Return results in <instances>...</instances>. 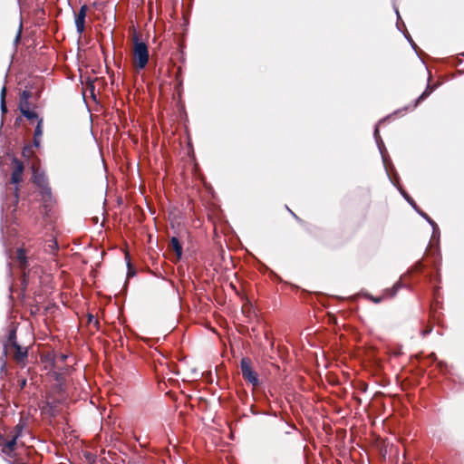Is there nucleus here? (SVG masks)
<instances>
[{
  "label": "nucleus",
  "instance_id": "f257e3e1",
  "mask_svg": "<svg viewBox=\"0 0 464 464\" xmlns=\"http://www.w3.org/2000/svg\"><path fill=\"white\" fill-rule=\"evenodd\" d=\"M5 354L10 353L13 358L20 363H24L25 360L28 356V350L24 346H21L16 342V333L15 330L10 331L8 334L7 343L5 344Z\"/></svg>",
  "mask_w": 464,
  "mask_h": 464
},
{
  "label": "nucleus",
  "instance_id": "f03ea898",
  "mask_svg": "<svg viewBox=\"0 0 464 464\" xmlns=\"http://www.w3.org/2000/svg\"><path fill=\"white\" fill-rule=\"evenodd\" d=\"M133 53L137 63V67L139 69H143L149 61V51L147 44L143 42H140L138 38H135Z\"/></svg>",
  "mask_w": 464,
  "mask_h": 464
},
{
  "label": "nucleus",
  "instance_id": "7ed1b4c3",
  "mask_svg": "<svg viewBox=\"0 0 464 464\" xmlns=\"http://www.w3.org/2000/svg\"><path fill=\"white\" fill-rule=\"evenodd\" d=\"M240 369L243 378L253 386L259 385L257 373L253 370L251 362L248 358H242L240 362Z\"/></svg>",
  "mask_w": 464,
  "mask_h": 464
},
{
  "label": "nucleus",
  "instance_id": "20e7f679",
  "mask_svg": "<svg viewBox=\"0 0 464 464\" xmlns=\"http://www.w3.org/2000/svg\"><path fill=\"white\" fill-rule=\"evenodd\" d=\"M12 163L14 168L11 175V182L18 184L22 181V176L24 169V163L16 158L13 159Z\"/></svg>",
  "mask_w": 464,
  "mask_h": 464
},
{
  "label": "nucleus",
  "instance_id": "39448f33",
  "mask_svg": "<svg viewBox=\"0 0 464 464\" xmlns=\"http://www.w3.org/2000/svg\"><path fill=\"white\" fill-rule=\"evenodd\" d=\"M87 12V5H83L81 6L78 14L75 16V26L76 31L79 34H82L84 32V24H85V17Z\"/></svg>",
  "mask_w": 464,
  "mask_h": 464
},
{
  "label": "nucleus",
  "instance_id": "423d86ee",
  "mask_svg": "<svg viewBox=\"0 0 464 464\" xmlns=\"http://www.w3.org/2000/svg\"><path fill=\"white\" fill-rule=\"evenodd\" d=\"M33 181L35 185H37L39 188L46 185L49 183L48 178L45 175L44 171L36 169L33 172Z\"/></svg>",
  "mask_w": 464,
  "mask_h": 464
},
{
  "label": "nucleus",
  "instance_id": "0eeeda50",
  "mask_svg": "<svg viewBox=\"0 0 464 464\" xmlns=\"http://www.w3.org/2000/svg\"><path fill=\"white\" fill-rule=\"evenodd\" d=\"M373 136H374L376 144L378 146V149L380 150V153L382 155L383 163L385 164L386 163V149H385L383 141L380 136L378 126H375Z\"/></svg>",
  "mask_w": 464,
  "mask_h": 464
},
{
  "label": "nucleus",
  "instance_id": "6e6552de",
  "mask_svg": "<svg viewBox=\"0 0 464 464\" xmlns=\"http://www.w3.org/2000/svg\"><path fill=\"white\" fill-rule=\"evenodd\" d=\"M42 135H43V119H39L37 125L34 129V145L37 148L40 147Z\"/></svg>",
  "mask_w": 464,
  "mask_h": 464
},
{
  "label": "nucleus",
  "instance_id": "1a4fd4ad",
  "mask_svg": "<svg viewBox=\"0 0 464 464\" xmlns=\"http://www.w3.org/2000/svg\"><path fill=\"white\" fill-rule=\"evenodd\" d=\"M16 259H17V261L19 263V266L22 269H24V268L27 267V266H28L27 257H26V255H25V251L23 248H18L17 249Z\"/></svg>",
  "mask_w": 464,
  "mask_h": 464
},
{
  "label": "nucleus",
  "instance_id": "9d476101",
  "mask_svg": "<svg viewBox=\"0 0 464 464\" xmlns=\"http://www.w3.org/2000/svg\"><path fill=\"white\" fill-rule=\"evenodd\" d=\"M435 87L428 84L425 91L416 99L413 108L417 107L420 102L428 98L434 91Z\"/></svg>",
  "mask_w": 464,
  "mask_h": 464
},
{
  "label": "nucleus",
  "instance_id": "9b49d317",
  "mask_svg": "<svg viewBox=\"0 0 464 464\" xmlns=\"http://www.w3.org/2000/svg\"><path fill=\"white\" fill-rule=\"evenodd\" d=\"M58 249V244L55 238L48 239L44 245V251L48 254H54Z\"/></svg>",
  "mask_w": 464,
  "mask_h": 464
},
{
  "label": "nucleus",
  "instance_id": "f8f14e48",
  "mask_svg": "<svg viewBox=\"0 0 464 464\" xmlns=\"http://www.w3.org/2000/svg\"><path fill=\"white\" fill-rule=\"evenodd\" d=\"M170 244H171V246H172L173 250L175 251L178 258H181L183 248H182V246H181L179 240L176 237H173L170 239Z\"/></svg>",
  "mask_w": 464,
  "mask_h": 464
},
{
  "label": "nucleus",
  "instance_id": "ddd939ff",
  "mask_svg": "<svg viewBox=\"0 0 464 464\" xmlns=\"http://www.w3.org/2000/svg\"><path fill=\"white\" fill-rule=\"evenodd\" d=\"M402 286L401 282H397L392 288H387L383 291L382 296L384 298L393 297L397 294L398 290Z\"/></svg>",
  "mask_w": 464,
  "mask_h": 464
},
{
  "label": "nucleus",
  "instance_id": "4468645a",
  "mask_svg": "<svg viewBox=\"0 0 464 464\" xmlns=\"http://www.w3.org/2000/svg\"><path fill=\"white\" fill-rule=\"evenodd\" d=\"M19 110L21 113L28 120L38 119L37 113L30 111L28 107H24L23 103L19 104Z\"/></svg>",
  "mask_w": 464,
  "mask_h": 464
},
{
  "label": "nucleus",
  "instance_id": "2eb2a0df",
  "mask_svg": "<svg viewBox=\"0 0 464 464\" xmlns=\"http://www.w3.org/2000/svg\"><path fill=\"white\" fill-rule=\"evenodd\" d=\"M5 95H6V88L5 86H3L0 93V110L2 115L5 114L7 112V107L5 104Z\"/></svg>",
  "mask_w": 464,
  "mask_h": 464
},
{
  "label": "nucleus",
  "instance_id": "dca6fc26",
  "mask_svg": "<svg viewBox=\"0 0 464 464\" xmlns=\"http://www.w3.org/2000/svg\"><path fill=\"white\" fill-rule=\"evenodd\" d=\"M25 427V422L21 419L19 422L14 428V435L15 438H20L23 434V430Z\"/></svg>",
  "mask_w": 464,
  "mask_h": 464
},
{
  "label": "nucleus",
  "instance_id": "f3484780",
  "mask_svg": "<svg viewBox=\"0 0 464 464\" xmlns=\"http://www.w3.org/2000/svg\"><path fill=\"white\" fill-rule=\"evenodd\" d=\"M420 217H422L434 229H438V225L431 219L427 213L423 212L420 208L415 210Z\"/></svg>",
  "mask_w": 464,
  "mask_h": 464
},
{
  "label": "nucleus",
  "instance_id": "a211bd4d",
  "mask_svg": "<svg viewBox=\"0 0 464 464\" xmlns=\"http://www.w3.org/2000/svg\"><path fill=\"white\" fill-rule=\"evenodd\" d=\"M32 96V93L31 92L29 91H23L22 93H21V99H20V103L19 104H22L24 106V107H28L29 106V102H28V100L31 98Z\"/></svg>",
  "mask_w": 464,
  "mask_h": 464
},
{
  "label": "nucleus",
  "instance_id": "6ab92c4d",
  "mask_svg": "<svg viewBox=\"0 0 464 464\" xmlns=\"http://www.w3.org/2000/svg\"><path fill=\"white\" fill-rule=\"evenodd\" d=\"M399 190H400L401 194L402 195V197L407 200V202L414 208V210H417L419 208V207L417 206L415 201L412 199V198L410 197V195L402 188H400Z\"/></svg>",
  "mask_w": 464,
  "mask_h": 464
},
{
  "label": "nucleus",
  "instance_id": "aec40b11",
  "mask_svg": "<svg viewBox=\"0 0 464 464\" xmlns=\"http://www.w3.org/2000/svg\"><path fill=\"white\" fill-rule=\"evenodd\" d=\"M40 189H41V193H42L44 198L50 199L52 198V189L49 186V183L41 187Z\"/></svg>",
  "mask_w": 464,
  "mask_h": 464
},
{
  "label": "nucleus",
  "instance_id": "412c9836",
  "mask_svg": "<svg viewBox=\"0 0 464 464\" xmlns=\"http://www.w3.org/2000/svg\"><path fill=\"white\" fill-rule=\"evenodd\" d=\"M1 452L9 458H14L15 456L14 450L7 448L5 445L2 447Z\"/></svg>",
  "mask_w": 464,
  "mask_h": 464
},
{
  "label": "nucleus",
  "instance_id": "4be33fe9",
  "mask_svg": "<svg viewBox=\"0 0 464 464\" xmlns=\"http://www.w3.org/2000/svg\"><path fill=\"white\" fill-rule=\"evenodd\" d=\"M17 440H18V438H15L14 436H13L10 440H7L5 442V446H6L7 448H11V449L15 450V446H16V443H17Z\"/></svg>",
  "mask_w": 464,
  "mask_h": 464
},
{
  "label": "nucleus",
  "instance_id": "5701e85b",
  "mask_svg": "<svg viewBox=\"0 0 464 464\" xmlns=\"http://www.w3.org/2000/svg\"><path fill=\"white\" fill-rule=\"evenodd\" d=\"M67 359V355L66 354H63V353H61L59 354L57 357H56V361L55 362L56 363H59V362H64L65 360Z\"/></svg>",
  "mask_w": 464,
  "mask_h": 464
},
{
  "label": "nucleus",
  "instance_id": "b1692460",
  "mask_svg": "<svg viewBox=\"0 0 464 464\" xmlns=\"http://www.w3.org/2000/svg\"><path fill=\"white\" fill-rule=\"evenodd\" d=\"M368 298L371 299L375 304H379L384 299V297L382 295L380 297H374L372 295H368Z\"/></svg>",
  "mask_w": 464,
  "mask_h": 464
},
{
  "label": "nucleus",
  "instance_id": "393cba45",
  "mask_svg": "<svg viewBox=\"0 0 464 464\" xmlns=\"http://www.w3.org/2000/svg\"><path fill=\"white\" fill-rule=\"evenodd\" d=\"M405 37H406V39L408 40V42L411 44V45L412 46V48L415 50V49H416V47H417V45H416V44L413 42V40L411 39V37L410 36V34H405Z\"/></svg>",
  "mask_w": 464,
  "mask_h": 464
},
{
  "label": "nucleus",
  "instance_id": "a878e982",
  "mask_svg": "<svg viewBox=\"0 0 464 464\" xmlns=\"http://www.w3.org/2000/svg\"><path fill=\"white\" fill-rule=\"evenodd\" d=\"M395 12H396V14H397V20H398V21H397V28H398L399 30H401V24H400V22H399V21H400V19H401V16H400V14H399L398 9H397L396 7H395Z\"/></svg>",
  "mask_w": 464,
  "mask_h": 464
},
{
  "label": "nucleus",
  "instance_id": "bb28decb",
  "mask_svg": "<svg viewBox=\"0 0 464 464\" xmlns=\"http://www.w3.org/2000/svg\"><path fill=\"white\" fill-rule=\"evenodd\" d=\"M20 28H22V24L20 25ZM20 38H21V29H19V31L15 36L14 44H17L20 41Z\"/></svg>",
  "mask_w": 464,
  "mask_h": 464
},
{
  "label": "nucleus",
  "instance_id": "cd10ccee",
  "mask_svg": "<svg viewBox=\"0 0 464 464\" xmlns=\"http://www.w3.org/2000/svg\"><path fill=\"white\" fill-rule=\"evenodd\" d=\"M286 209L291 213V215L299 222H302V220L288 208L286 207Z\"/></svg>",
  "mask_w": 464,
  "mask_h": 464
},
{
  "label": "nucleus",
  "instance_id": "c85d7f7f",
  "mask_svg": "<svg viewBox=\"0 0 464 464\" xmlns=\"http://www.w3.org/2000/svg\"><path fill=\"white\" fill-rule=\"evenodd\" d=\"M439 234H440V229L439 228L438 229L432 228V237H437V235H439Z\"/></svg>",
  "mask_w": 464,
  "mask_h": 464
},
{
  "label": "nucleus",
  "instance_id": "c756f323",
  "mask_svg": "<svg viewBox=\"0 0 464 464\" xmlns=\"http://www.w3.org/2000/svg\"><path fill=\"white\" fill-rule=\"evenodd\" d=\"M430 333V330H425V331L422 332V335L425 336L426 334H428Z\"/></svg>",
  "mask_w": 464,
  "mask_h": 464
},
{
  "label": "nucleus",
  "instance_id": "7c9ffc66",
  "mask_svg": "<svg viewBox=\"0 0 464 464\" xmlns=\"http://www.w3.org/2000/svg\"><path fill=\"white\" fill-rule=\"evenodd\" d=\"M47 407H49L51 411L53 410V406L50 402H47Z\"/></svg>",
  "mask_w": 464,
  "mask_h": 464
}]
</instances>
